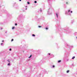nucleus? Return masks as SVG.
<instances>
[{"mask_svg":"<svg viewBox=\"0 0 77 77\" xmlns=\"http://www.w3.org/2000/svg\"><path fill=\"white\" fill-rule=\"evenodd\" d=\"M26 10H27V8H26Z\"/></svg>","mask_w":77,"mask_h":77,"instance_id":"25","label":"nucleus"},{"mask_svg":"<svg viewBox=\"0 0 77 77\" xmlns=\"http://www.w3.org/2000/svg\"><path fill=\"white\" fill-rule=\"evenodd\" d=\"M15 26H17V24L15 23Z\"/></svg>","mask_w":77,"mask_h":77,"instance_id":"14","label":"nucleus"},{"mask_svg":"<svg viewBox=\"0 0 77 77\" xmlns=\"http://www.w3.org/2000/svg\"><path fill=\"white\" fill-rule=\"evenodd\" d=\"M14 28H15V27H12V30H13V29H14Z\"/></svg>","mask_w":77,"mask_h":77,"instance_id":"3","label":"nucleus"},{"mask_svg":"<svg viewBox=\"0 0 77 77\" xmlns=\"http://www.w3.org/2000/svg\"><path fill=\"white\" fill-rule=\"evenodd\" d=\"M75 58V57H73L72 58V59H74Z\"/></svg>","mask_w":77,"mask_h":77,"instance_id":"6","label":"nucleus"},{"mask_svg":"<svg viewBox=\"0 0 77 77\" xmlns=\"http://www.w3.org/2000/svg\"><path fill=\"white\" fill-rule=\"evenodd\" d=\"M42 26H38V27L40 28V27H42Z\"/></svg>","mask_w":77,"mask_h":77,"instance_id":"9","label":"nucleus"},{"mask_svg":"<svg viewBox=\"0 0 77 77\" xmlns=\"http://www.w3.org/2000/svg\"><path fill=\"white\" fill-rule=\"evenodd\" d=\"M9 50L10 51H11V50H12V49H11V48H10V49Z\"/></svg>","mask_w":77,"mask_h":77,"instance_id":"13","label":"nucleus"},{"mask_svg":"<svg viewBox=\"0 0 77 77\" xmlns=\"http://www.w3.org/2000/svg\"><path fill=\"white\" fill-rule=\"evenodd\" d=\"M29 58H30V57H32V55H31L29 57Z\"/></svg>","mask_w":77,"mask_h":77,"instance_id":"5","label":"nucleus"},{"mask_svg":"<svg viewBox=\"0 0 77 77\" xmlns=\"http://www.w3.org/2000/svg\"><path fill=\"white\" fill-rule=\"evenodd\" d=\"M69 70H67V72H67V73H68V72H69Z\"/></svg>","mask_w":77,"mask_h":77,"instance_id":"4","label":"nucleus"},{"mask_svg":"<svg viewBox=\"0 0 77 77\" xmlns=\"http://www.w3.org/2000/svg\"><path fill=\"white\" fill-rule=\"evenodd\" d=\"M14 41V39H12L11 41Z\"/></svg>","mask_w":77,"mask_h":77,"instance_id":"18","label":"nucleus"},{"mask_svg":"<svg viewBox=\"0 0 77 77\" xmlns=\"http://www.w3.org/2000/svg\"><path fill=\"white\" fill-rule=\"evenodd\" d=\"M32 36H35V34H33Z\"/></svg>","mask_w":77,"mask_h":77,"instance_id":"7","label":"nucleus"},{"mask_svg":"<svg viewBox=\"0 0 77 77\" xmlns=\"http://www.w3.org/2000/svg\"><path fill=\"white\" fill-rule=\"evenodd\" d=\"M61 62V60H60L58 61V63H59L60 62Z\"/></svg>","mask_w":77,"mask_h":77,"instance_id":"2","label":"nucleus"},{"mask_svg":"<svg viewBox=\"0 0 77 77\" xmlns=\"http://www.w3.org/2000/svg\"><path fill=\"white\" fill-rule=\"evenodd\" d=\"M27 4H30V3L29 2H27Z\"/></svg>","mask_w":77,"mask_h":77,"instance_id":"11","label":"nucleus"},{"mask_svg":"<svg viewBox=\"0 0 77 77\" xmlns=\"http://www.w3.org/2000/svg\"><path fill=\"white\" fill-rule=\"evenodd\" d=\"M56 15L57 16V18H58V15H57V13L56 14Z\"/></svg>","mask_w":77,"mask_h":77,"instance_id":"1","label":"nucleus"},{"mask_svg":"<svg viewBox=\"0 0 77 77\" xmlns=\"http://www.w3.org/2000/svg\"><path fill=\"white\" fill-rule=\"evenodd\" d=\"M66 4L67 5H68V2H66Z\"/></svg>","mask_w":77,"mask_h":77,"instance_id":"12","label":"nucleus"},{"mask_svg":"<svg viewBox=\"0 0 77 77\" xmlns=\"http://www.w3.org/2000/svg\"><path fill=\"white\" fill-rule=\"evenodd\" d=\"M53 68H54V66H53Z\"/></svg>","mask_w":77,"mask_h":77,"instance_id":"20","label":"nucleus"},{"mask_svg":"<svg viewBox=\"0 0 77 77\" xmlns=\"http://www.w3.org/2000/svg\"><path fill=\"white\" fill-rule=\"evenodd\" d=\"M71 13H72V11H71V12H70Z\"/></svg>","mask_w":77,"mask_h":77,"instance_id":"19","label":"nucleus"},{"mask_svg":"<svg viewBox=\"0 0 77 77\" xmlns=\"http://www.w3.org/2000/svg\"><path fill=\"white\" fill-rule=\"evenodd\" d=\"M19 1H20V2H21V0H19Z\"/></svg>","mask_w":77,"mask_h":77,"instance_id":"22","label":"nucleus"},{"mask_svg":"<svg viewBox=\"0 0 77 77\" xmlns=\"http://www.w3.org/2000/svg\"><path fill=\"white\" fill-rule=\"evenodd\" d=\"M8 65H9V66L10 65V63L8 64Z\"/></svg>","mask_w":77,"mask_h":77,"instance_id":"10","label":"nucleus"},{"mask_svg":"<svg viewBox=\"0 0 77 77\" xmlns=\"http://www.w3.org/2000/svg\"><path fill=\"white\" fill-rule=\"evenodd\" d=\"M46 30H48V28H46Z\"/></svg>","mask_w":77,"mask_h":77,"instance_id":"15","label":"nucleus"},{"mask_svg":"<svg viewBox=\"0 0 77 77\" xmlns=\"http://www.w3.org/2000/svg\"><path fill=\"white\" fill-rule=\"evenodd\" d=\"M49 54V55H50V54L49 53V54Z\"/></svg>","mask_w":77,"mask_h":77,"instance_id":"21","label":"nucleus"},{"mask_svg":"<svg viewBox=\"0 0 77 77\" xmlns=\"http://www.w3.org/2000/svg\"><path fill=\"white\" fill-rule=\"evenodd\" d=\"M70 12V10H69L68 11V12Z\"/></svg>","mask_w":77,"mask_h":77,"instance_id":"17","label":"nucleus"},{"mask_svg":"<svg viewBox=\"0 0 77 77\" xmlns=\"http://www.w3.org/2000/svg\"><path fill=\"white\" fill-rule=\"evenodd\" d=\"M2 44H3V43H1V45H2Z\"/></svg>","mask_w":77,"mask_h":77,"instance_id":"24","label":"nucleus"},{"mask_svg":"<svg viewBox=\"0 0 77 77\" xmlns=\"http://www.w3.org/2000/svg\"><path fill=\"white\" fill-rule=\"evenodd\" d=\"M34 2L35 3H37V2H36V1H35Z\"/></svg>","mask_w":77,"mask_h":77,"instance_id":"8","label":"nucleus"},{"mask_svg":"<svg viewBox=\"0 0 77 77\" xmlns=\"http://www.w3.org/2000/svg\"><path fill=\"white\" fill-rule=\"evenodd\" d=\"M2 42H4V41L3 40V41H2Z\"/></svg>","mask_w":77,"mask_h":77,"instance_id":"23","label":"nucleus"},{"mask_svg":"<svg viewBox=\"0 0 77 77\" xmlns=\"http://www.w3.org/2000/svg\"><path fill=\"white\" fill-rule=\"evenodd\" d=\"M7 61L8 62H10V61H9V60H7Z\"/></svg>","mask_w":77,"mask_h":77,"instance_id":"16","label":"nucleus"}]
</instances>
